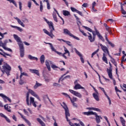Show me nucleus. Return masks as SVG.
Returning a JSON list of instances; mask_svg holds the SVG:
<instances>
[{
  "instance_id": "nucleus-47",
  "label": "nucleus",
  "mask_w": 126,
  "mask_h": 126,
  "mask_svg": "<svg viewBox=\"0 0 126 126\" xmlns=\"http://www.w3.org/2000/svg\"><path fill=\"white\" fill-rule=\"evenodd\" d=\"M28 7H29V8H31V6H32V1L28 2Z\"/></svg>"
},
{
  "instance_id": "nucleus-21",
  "label": "nucleus",
  "mask_w": 126,
  "mask_h": 126,
  "mask_svg": "<svg viewBox=\"0 0 126 126\" xmlns=\"http://www.w3.org/2000/svg\"><path fill=\"white\" fill-rule=\"evenodd\" d=\"M36 121L38 122V123H39V124H40L41 126H46V124L45 123H44V122H43V121H42V120H41V119L37 118Z\"/></svg>"
},
{
  "instance_id": "nucleus-4",
  "label": "nucleus",
  "mask_w": 126,
  "mask_h": 126,
  "mask_svg": "<svg viewBox=\"0 0 126 126\" xmlns=\"http://www.w3.org/2000/svg\"><path fill=\"white\" fill-rule=\"evenodd\" d=\"M0 70L2 72L3 74L6 73L7 76L10 75V71H11V67L9 64L5 62H3V65L2 66V67H0Z\"/></svg>"
},
{
  "instance_id": "nucleus-59",
  "label": "nucleus",
  "mask_w": 126,
  "mask_h": 126,
  "mask_svg": "<svg viewBox=\"0 0 126 126\" xmlns=\"http://www.w3.org/2000/svg\"><path fill=\"white\" fill-rule=\"evenodd\" d=\"M2 63H3V58H1L0 59V65H2Z\"/></svg>"
},
{
  "instance_id": "nucleus-20",
  "label": "nucleus",
  "mask_w": 126,
  "mask_h": 126,
  "mask_svg": "<svg viewBox=\"0 0 126 126\" xmlns=\"http://www.w3.org/2000/svg\"><path fill=\"white\" fill-rule=\"evenodd\" d=\"M63 13L64 16H70V15H71L70 14V12L65 10L63 11Z\"/></svg>"
},
{
  "instance_id": "nucleus-31",
  "label": "nucleus",
  "mask_w": 126,
  "mask_h": 126,
  "mask_svg": "<svg viewBox=\"0 0 126 126\" xmlns=\"http://www.w3.org/2000/svg\"><path fill=\"white\" fill-rule=\"evenodd\" d=\"M40 86H42V84L38 83L36 81V83L35 84V85L34 86L33 88H34V89H37V88H38V87H40Z\"/></svg>"
},
{
  "instance_id": "nucleus-11",
  "label": "nucleus",
  "mask_w": 126,
  "mask_h": 126,
  "mask_svg": "<svg viewBox=\"0 0 126 126\" xmlns=\"http://www.w3.org/2000/svg\"><path fill=\"white\" fill-rule=\"evenodd\" d=\"M69 91L71 93V94L74 95V96H76V97H78V98H82V95H81V94L75 91H73V90H69Z\"/></svg>"
},
{
  "instance_id": "nucleus-22",
  "label": "nucleus",
  "mask_w": 126,
  "mask_h": 126,
  "mask_svg": "<svg viewBox=\"0 0 126 126\" xmlns=\"http://www.w3.org/2000/svg\"><path fill=\"white\" fill-rule=\"evenodd\" d=\"M28 59L31 60V61H38V58L37 57H33L31 55H28Z\"/></svg>"
},
{
  "instance_id": "nucleus-25",
  "label": "nucleus",
  "mask_w": 126,
  "mask_h": 126,
  "mask_svg": "<svg viewBox=\"0 0 126 126\" xmlns=\"http://www.w3.org/2000/svg\"><path fill=\"white\" fill-rule=\"evenodd\" d=\"M40 61L41 64H43L45 63V55H42L40 56Z\"/></svg>"
},
{
  "instance_id": "nucleus-46",
  "label": "nucleus",
  "mask_w": 126,
  "mask_h": 126,
  "mask_svg": "<svg viewBox=\"0 0 126 126\" xmlns=\"http://www.w3.org/2000/svg\"><path fill=\"white\" fill-rule=\"evenodd\" d=\"M126 54H125V55H123V56L122 57V60L121 61L122 63H123V62H126Z\"/></svg>"
},
{
  "instance_id": "nucleus-41",
  "label": "nucleus",
  "mask_w": 126,
  "mask_h": 126,
  "mask_svg": "<svg viewBox=\"0 0 126 126\" xmlns=\"http://www.w3.org/2000/svg\"><path fill=\"white\" fill-rule=\"evenodd\" d=\"M66 78H70V75H67V76H65L64 78L63 77L62 78V79L61 80V81L63 82L65 79H66Z\"/></svg>"
},
{
  "instance_id": "nucleus-63",
  "label": "nucleus",
  "mask_w": 126,
  "mask_h": 126,
  "mask_svg": "<svg viewBox=\"0 0 126 126\" xmlns=\"http://www.w3.org/2000/svg\"><path fill=\"white\" fill-rule=\"evenodd\" d=\"M40 11H43V5H40Z\"/></svg>"
},
{
  "instance_id": "nucleus-48",
  "label": "nucleus",
  "mask_w": 126,
  "mask_h": 126,
  "mask_svg": "<svg viewBox=\"0 0 126 126\" xmlns=\"http://www.w3.org/2000/svg\"><path fill=\"white\" fill-rule=\"evenodd\" d=\"M108 43L109 45H110L111 46V47H112V48L115 47V44H114V43H112L111 41H109Z\"/></svg>"
},
{
  "instance_id": "nucleus-23",
  "label": "nucleus",
  "mask_w": 126,
  "mask_h": 126,
  "mask_svg": "<svg viewBox=\"0 0 126 126\" xmlns=\"http://www.w3.org/2000/svg\"><path fill=\"white\" fill-rule=\"evenodd\" d=\"M98 94H96V93H93V96L94 98V99H95V100H96V101H100V99L99 98V96H98Z\"/></svg>"
},
{
  "instance_id": "nucleus-55",
  "label": "nucleus",
  "mask_w": 126,
  "mask_h": 126,
  "mask_svg": "<svg viewBox=\"0 0 126 126\" xmlns=\"http://www.w3.org/2000/svg\"><path fill=\"white\" fill-rule=\"evenodd\" d=\"M115 91L116 92H120V93L122 92V91L121 90L118 89V87H117L115 86Z\"/></svg>"
},
{
  "instance_id": "nucleus-8",
  "label": "nucleus",
  "mask_w": 126,
  "mask_h": 126,
  "mask_svg": "<svg viewBox=\"0 0 126 126\" xmlns=\"http://www.w3.org/2000/svg\"><path fill=\"white\" fill-rule=\"evenodd\" d=\"M63 33H64V34H65V35H68L69 36H70V37H72V38H73L74 39H75L76 40H77L78 41H79V40H80L79 39V37H77L75 35H74L71 33H70V32L69 31H68V30H67L66 29H64L63 30Z\"/></svg>"
},
{
  "instance_id": "nucleus-40",
  "label": "nucleus",
  "mask_w": 126,
  "mask_h": 126,
  "mask_svg": "<svg viewBox=\"0 0 126 126\" xmlns=\"http://www.w3.org/2000/svg\"><path fill=\"white\" fill-rule=\"evenodd\" d=\"M2 48L4 49V50H5V51H8V52H12V50H11V49L6 47L4 46H3Z\"/></svg>"
},
{
  "instance_id": "nucleus-49",
  "label": "nucleus",
  "mask_w": 126,
  "mask_h": 126,
  "mask_svg": "<svg viewBox=\"0 0 126 126\" xmlns=\"http://www.w3.org/2000/svg\"><path fill=\"white\" fill-rule=\"evenodd\" d=\"M19 84L20 85H23V84H24V81H23V80H22V79H20Z\"/></svg>"
},
{
  "instance_id": "nucleus-15",
  "label": "nucleus",
  "mask_w": 126,
  "mask_h": 126,
  "mask_svg": "<svg viewBox=\"0 0 126 126\" xmlns=\"http://www.w3.org/2000/svg\"><path fill=\"white\" fill-rule=\"evenodd\" d=\"M99 88H100V89H101V91H102L103 92L104 95H105L107 97V98L109 101V105H111V98H110V97H109L108 94H107L106 91H105V89H104V88H102V87H99Z\"/></svg>"
},
{
  "instance_id": "nucleus-17",
  "label": "nucleus",
  "mask_w": 126,
  "mask_h": 126,
  "mask_svg": "<svg viewBox=\"0 0 126 126\" xmlns=\"http://www.w3.org/2000/svg\"><path fill=\"white\" fill-rule=\"evenodd\" d=\"M70 9L71 11H72V12H76V13H78L79 15H81V16H83V15L82 14V12L76 9L75 8L71 7L70 8Z\"/></svg>"
},
{
  "instance_id": "nucleus-7",
  "label": "nucleus",
  "mask_w": 126,
  "mask_h": 126,
  "mask_svg": "<svg viewBox=\"0 0 126 126\" xmlns=\"http://www.w3.org/2000/svg\"><path fill=\"white\" fill-rule=\"evenodd\" d=\"M100 47H101V50L105 53V54H107L109 56V58L111 59V62L113 63V64L117 67V62H116V60L111 56L110 55V52H109V50L108 48L106 47V46H103V44H100Z\"/></svg>"
},
{
  "instance_id": "nucleus-33",
  "label": "nucleus",
  "mask_w": 126,
  "mask_h": 126,
  "mask_svg": "<svg viewBox=\"0 0 126 126\" xmlns=\"http://www.w3.org/2000/svg\"><path fill=\"white\" fill-rule=\"evenodd\" d=\"M64 54H68V57H70V53H69V51L67 50V48L66 47H64Z\"/></svg>"
},
{
  "instance_id": "nucleus-12",
  "label": "nucleus",
  "mask_w": 126,
  "mask_h": 126,
  "mask_svg": "<svg viewBox=\"0 0 126 126\" xmlns=\"http://www.w3.org/2000/svg\"><path fill=\"white\" fill-rule=\"evenodd\" d=\"M74 50L76 54H77V55L80 57L81 62H82V63H84V59H83V56H82V54H81V53H80V52H79V51H78L76 48L74 49Z\"/></svg>"
},
{
  "instance_id": "nucleus-34",
  "label": "nucleus",
  "mask_w": 126,
  "mask_h": 126,
  "mask_svg": "<svg viewBox=\"0 0 126 126\" xmlns=\"http://www.w3.org/2000/svg\"><path fill=\"white\" fill-rule=\"evenodd\" d=\"M69 99L71 103H74V102H76V101H77V98L75 97H73L72 98H71V97H70Z\"/></svg>"
},
{
  "instance_id": "nucleus-52",
  "label": "nucleus",
  "mask_w": 126,
  "mask_h": 126,
  "mask_svg": "<svg viewBox=\"0 0 126 126\" xmlns=\"http://www.w3.org/2000/svg\"><path fill=\"white\" fill-rule=\"evenodd\" d=\"M105 29H106V31H107L109 33H110V32H111V30H110V27H109V26H107V27H106Z\"/></svg>"
},
{
  "instance_id": "nucleus-62",
  "label": "nucleus",
  "mask_w": 126,
  "mask_h": 126,
  "mask_svg": "<svg viewBox=\"0 0 126 126\" xmlns=\"http://www.w3.org/2000/svg\"><path fill=\"white\" fill-rule=\"evenodd\" d=\"M0 116L1 117V118H4L6 117V116L4 115L3 113H0Z\"/></svg>"
},
{
  "instance_id": "nucleus-24",
  "label": "nucleus",
  "mask_w": 126,
  "mask_h": 126,
  "mask_svg": "<svg viewBox=\"0 0 126 126\" xmlns=\"http://www.w3.org/2000/svg\"><path fill=\"white\" fill-rule=\"evenodd\" d=\"M10 27L12 28H14L15 29H17V30H18V31H20V32H22V29L19 27H17L16 26H12L11 25Z\"/></svg>"
},
{
  "instance_id": "nucleus-39",
  "label": "nucleus",
  "mask_w": 126,
  "mask_h": 126,
  "mask_svg": "<svg viewBox=\"0 0 126 126\" xmlns=\"http://www.w3.org/2000/svg\"><path fill=\"white\" fill-rule=\"evenodd\" d=\"M98 52H99V48L92 54L91 58H93V57H94V56H95V55H96Z\"/></svg>"
},
{
  "instance_id": "nucleus-14",
  "label": "nucleus",
  "mask_w": 126,
  "mask_h": 126,
  "mask_svg": "<svg viewBox=\"0 0 126 126\" xmlns=\"http://www.w3.org/2000/svg\"><path fill=\"white\" fill-rule=\"evenodd\" d=\"M19 114L21 116L22 119H23L27 124H28V126H32V125L30 123V121H29V120H27V119H26V118H25V116H23V115H22V114H21L19 112Z\"/></svg>"
},
{
  "instance_id": "nucleus-30",
  "label": "nucleus",
  "mask_w": 126,
  "mask_h": 126,
  "mask_svg": "<svg viewBox=\"0 0 126 126\" xmlns=\"http://www.w3.org/2000/svg\"><path fill=\"white\" fill-rule=\"evenodd\" d=\"M52 16L54 20L56 22H58V18L57 17V14L56 13V12H53Z\"/></svg>"
},
{
  "instance_id": "nucleus-57",
  "label": "nucleus",
  "mask_w": 126,
  "mask_h": 126,
  "mask_svg": "<svg viewBox=\"0 0 126 126\" xmlns=\"http://www.w3.org/2000/svg\"><path fill=\"white\" fill-rule=\"evenodd\" d=\"M65 55L66 54H64V53H63V54H62V55H61V57H63V58H64L65 60H67V57H66Z\"/></svg>"
},
{
  "instance_id": "nucleus-10",
  "label": "nucleus",
  "mask_w": 126,
  "mask_h": 126,
  "mask_svg": "<svg viewBox=\"0 0 126 126\" xmlns=\"http://www.w3.org/2000/svg\"><path fill=\"white\" fill-rule=\"evenodd\" d=\"M109 65H110V69H107V73L108 74V76L110 79H113V73L112 71H113V68H112V64L111 63L109 62Z\"/></svg>"
},
{
  "instance_id": "nucleus-42",
  "label": "nucleus",
  "mask_w": 126,
  "mask_h": 126,
  "mask_svg": "<svg viewBox=\"0 0 126 126\" xmlns=\"http://www.w3.org/2000/svg\"><path fill=\"white\" fill-rule=\"evenodd\" d=\"M51 67L54 70L56 69V68H59V69H61V68L60 67H58V66H57V65H56L55 64H52L51 65Z\"/></svg>"
},
{
  "instance_id": "nucleus-26",
  "label": "nucleus",
  "mask_w": 126,
  "mask_h": 126,
  "mask_svg": "<svg viewBox=\"0 0 126 126\" xmlns=\"http://www.w3.org/2000/svg\"><path fill=\"white\" fill-rule=\"evenodd\" d=\"M30 71L32 72V73H35L36 75H40V73H39V71L36 69H30Z\"/></svg>"
},
{
  "instance_id": "nucleus-61",
  "label": "nucleus",
  "mask_w": 126,
  "mask_h": 126,
  "mask_svg": "<svg viewBox=\"0 0 126 126\" xmlns=\"http://www.w3.org/2000/svg\"><path fill=\"white\" fill-rule=\"evenodd\" d=\"M13 120H14L15 122H17V119H16V117H15V115H13L12 117Z\"/></svg>"
},
{
  "instance_id": "nucleus-43",
  "label": "nucleus",
  "mask_w": 126,
  "mask_h": 126,
  "mask_svg": "<svg viewBox=\"0 0 126 126\" xmlns=\"http://www.w3.org/2000/svg\"><path fill=\"white\" fill-rule=\"evenodd\" d=\"M83 27H84V28H85V29H86V30H87L88 31H89V32H92L93 31H92V30H91L88 27L84 26Z\"/></svg>"
},
{
  "instance_id": "nucleus-38",
  "label": "nucleus",
  "mask_w": 126,
  "mask_h": 126,
  "mask_svg": "<svg viewBox=\"0 0 126 126\" xmlns=\"http://www.w3.org/2000/svg\"><path fill=\"white\" fill-rule=\"evenodd\" d=\"M46 3H47V9L48 10L51 9V5H50V3L49 2V0H46Z\"/></svg>"
},
{
  "instance_id": "nucleus-37",
  "label": "nucleus",
  "mask_w": 126,
  "mask_h": 126,
  "mask_svg": "<svg viewBox=\"0 0 126 126\" xmlns=\"http://www.w3.org/2000/svg\"><path fill=\"white\" fill-rule=\"evenodd\" d=\"M8 105H5L4 106V109L5 110H6V111H7L8 112H9L10 113L11 112V110L9 109V108H8Z\"/></svg>"
},
{
  "instance_id": "nucleus-18",
  "label": "nucleus",
  "mask_w": 126,
  "mask_h": 126,
  "mask_svg": "<svg viewBox=\"0 0 126 126\" xmlns=\"http://www.w3.org/2000/svg\"><path fill=\"white\" fill-rule=\"evenodd\" d=\"M57 40L58 41H60V42H62V41L63 42H64V43H66V44L67 45H68V46H69L70 47H71V46H72L71 44H70V43H71L70 41L64 40V39H60V38L57 39Z\"/></svg>"
},
{
  "instance_id": "nucleus-3",
  "label": "nucleus",
  "mask_w": 126,
  "mask_h": 126,
  "mask_svg": "<svg viewBox=\"0 0 126 126\" xmlns=\"http://www.w3.org/2000/svg\"><path fill=\"white\" fill-rule=\"evenodd\" d=\"M13 37L15 40H16V41H17L18 43V45L20 49V57L21 58H24L25 54V50L24 48V45H23V43L22 42V41H21V39H20V37H19L18 35L16 34H14Z\"/></svg>"
},
{
  "instance_id": "nucleus-44",
  "label": "nucleus",
  "mask_w": 126,
  "mask_h": 126,
  "mask_svg": "<svg viewBox=\"0 0 126 126\" xmlns=\"http://www.w3.org/2000/svg\"><path fill=\"white\" fill-rule=\"evenodd\" d=\"M18 23H19V24H20V25H21L22 26V27H25V25H24V24H23V22H22V21H21V20H19L18 22Z\"/></svg>"
},
{
  "instance_id": "nucleus-5",
  "label": "nucleus",
  "mask_w": 126,
  "mask_h": 126,
  "mask_svg": "<svg viewBox=\"0 0 126 126\" xmlns=\"http://www.w3.org/2000/svg\"><path fill=\"white\" fill-rule=\"evenodd\" d=\"M47 24L49 26V29H50V32H49L47 30L43 29V31L45 34H47L48 36H50L51 38H54L55 35L53 34V32L55 31V28L54 27V24L52 22H47Z\"/></svg>"
},
{
  "instance_id": "nucleus-50",
  "label": "nucleus",
  "mask_w": 126,
  "mask_h": 126,
  "mask_svg": "<svg viewBox=\"0 0 126 126\" xmlns=\"http://www.w3.org/2000/svg\"><path fill=\"white\" fill-rule=\"evenodd\" d=\"M93 110L94 111H96L97 112H101V110L99 108H93Z\"/></svg>"
},
{
  "instance_id": "nucleus-13",
  "label": "nucleus",
  "mask_w": 126,
  "mask_h": 126,
  "mask_svg": "<svg viewBox=\"0 0 126 126\" xmlns=\"http://www.w3.org/2000/svg\"><path fill=\"white\" fill-rule=\"evenodd\" d=\"M0 97H1L2 98V99H3L4 101V102H5V103H6V102H7V101L6 100L9 101V102H10V103H11V99H10V98H9V97H7L6 95L3 94H0Z\"/></svg>"
},
{
  "instance_id": "nucleus-45",
  "label": "nucleus",
  "mask_w": 126,
  "mask_h": 126,
  "mask_svg": "<svg viewBox=\"0 0 126 126\" xmlns=\"http://www.w3.org/2000/svg\"><path fill=\"white\" fill-rule=\"evenodd\" d=\"M62 95H64V96L68 97L69 99L70 98V96H69V95L65 93H62Z\"/></svg>"
},
{
  "instance_id": "nucleus-56",
  "label": "nucleus",
  "mask_w": 126,
  "mask_h": 126,
  "mask_svg": "<svg viewBox=\"0 0 126 126\" xmlns=\"http://www.w3.org/2000/svg\"><path fill=\"white\" fill-rule=\"evenodd\" d=\"M21 73H22V75H24L25 76H29L27 73L21 72Z\"/></svg>"
},
{
  "instance_id": "nucleus-27",
  "label": "nucleus",
  "mask_w": 126,
  "mask_h": 126,
  "mask_svg": "<svg viewBox=\"0 0 126 126\" xmlns=\"http://www.w3.org/2000/svg\"><path fill=\"white\" fill-rule=\"evenodd\" d=\"M1 56H3L4 57V58H5V59H7V57H6V56H7L8 57H10V58H11V55L9 54H7L5 52H3V53H1Z\"/></svg>"
},
{
  "instance_id": "nucleus-9",
  "label": "nucleus",
  "mask_w": 126,
  "mask_h": 126,
  "mask_svg": "<svg viewBox=\"0 0 126 126\" xmlns=\"http://www.w3.org/2000/svg\"><path fill=\"white\" fill-rule=\"evenodd\" d=\"M44 43L49 45L52 52H55V53H56L57 55H59V56H60V57H62V55L63 53H62V52H59V51H57V50H56V49H55V48L53 46V44L51 43H47L46 42H44Z\"/></svg>"
},
{
  "instance_id": "nucleus-29",
  "label": "nucleus",
  "mask_w": 126,
  "mask_h": 126,
  "mask_svg": "<svg viewBox=\"0 0 126 126\" xmlns=\"http://www.w3.org/2000/svg\"><path fill=\"white\" fill-rule=\"evenodd\" d=\"M120 121L122 126H126V121L125 120L124 118H123V117H120Z\"/></svg>"
},
{
  "instance_id": "nucleus-54",
  "label": "nucleus",
  "mask_w": 126,
  "mask_h": 126,
  "mask_svg": "<svg viewBox=\"0 0 126 126\" xmlns=\"http://www.w3.org/2000/svg\"><path fill=\"white\" fill-rule=\"evenodd\" d=\"M72 104L73 107H74L75 108H77V107H78V105H77V104H76V103L72 102Z\"/></svg>"
},
{
  "instance_id": "nucleus-32",
  "label": "nucleus",
  "mask_w": 126,
  "mask_h": 126,
  "mask_svg": "<svg viewBox=\"0 0 126 126\" xmlns=\"http://www.w3.org/2000/svg\"><path fill=\"white\" fill-rule=\"evenodd\" d=\"M67 73H69V71H67L66 72L63 74L61 77H60L59 79V81H58V83H60L61 82V80H62V78H63V76H65V75H66V74H67Z\"/></svg>"
},
{
  "instance_id": "nucleus-36",
  "label": "nucleus",
  "mask_w": 126,
  "mask_h": 126,
  "mask_svg": "<svg viewBox=\"0 0 126 126\" xmlns=\"http://www.w3.org/2000/svg\"><path fill=\"white\" fill-rule=\"evenodd\" d=\"M121 10L122 14H124V15L126 14V11L124 9V7L123 6V5H121Z\"/></svg>"
},
{
  "instance_id": "nucleus-19",
  "label": "nucleus",
  "mask_w": 126,
  "mask_h": 126,
  "mask_svg": "<svg viewBox=\"0 0 126 126\" xmlns=\"http://www.w3.org/2000/svg\"><path fill=\"white\" fill-rule=\"evenodd\" d=\"M74 89H75V90H77L78 89H85V88L81 86V85L79 84L75 85L74 87Z\"/></svg>"
},
{
  "instance_id": "nucleus-16",
  "label": "nucleus",
  "mask_w": 126,
  "mask_h": 126,
  "mask_svg": "<svg viewBox=\"0 0 126 126\" xmlns=\"http://www.w3.org/2000/svg\"><path fill=\"white\" fill-rule=\"evenodd\" d=\"M2 39V38H0V40ZM7 43H8V40L7 39L5 40L3 43H2V41L1 40H0V47H2V48H3V46L5 47Z\"/></svg>"
},
{
  "instance_id": "nucleus-28",
  "label": "nucleus",
  "mask_w": 126,
  "mask_h": 126,
  "mask_svg": "<svg viewBox=\"0 0 126 126\" xmlns=\"http://www.w3.org/2000/svg\"><path fill=\"white\" fill-rule=\"evenodd\" d=\"M102 60L105 63H108V59L106 57V54L105 53L103 54Z\"/></svg>"
},
{
  "instance_id": "nucleus-60",
  "label": "nucleus",
  "mask_w": 126,
  "mask_h": 126,
  "mask_svg": "<svg viewBox=\"0 0 126 126\" xmlns=\"http://www.w3.org/2000/svg\"><path fill=\"white\" fill-rule=\"evenodd\" d=\"M6 122H7L8 123H10V120H9V119H8V118H7V117H5V118H4Z\"/></svg>"
},
{
  "instance_id": "nucleus-64",
  "label": "nucleus",
  "mask_w": 126,
  "mask_h": 126,
  "mask_svg": "<svg viewBox=\"0 0 126 126\" xmlns=\"http://www.w3.org/2000/svg\"><path fill=\"white\" fill-rule=\"evenodd\" d=\"M88 5V4L87 3H84L82 4V6H83V7H86Z\"/></svg>"
},
{
  "instance_id": "nucleus-2",
  "label": "nucleus",
  "mask_w": 126,
  "mask_h": 126,
  "mask_svg": "<svg viewBox=\"0 0 126 126\" xmlns=\"http://www.w3.org/2000/svg\"><path fill=\"white\" fill-rule=\"evenodd\" d=\"M95 31L92 32L93 33V37L92 34L91 33L88 32L89 35H88V39L90 40V42L91 43H93V42H94L95 41V38H96V35H97V37L102 41V42H105V39L103 37V36L100 34V32L99 31H98V30L96 28H94Z\"/></svg>"
},
{
  "instance_id": "nucleus-53",
  "label": "nucleus",
  "mask_w": 126,
  "mask_h": 126,
  "mask_svg": "<svg viewBox=\"0 0 126 126\" xmlns=\"http://www.w3.org/2000/svg\"><path fill=\"white\" fill-rule=\"evenodd\" d=\"M80 32L84 35V36H85L86 37H87V34L86 33L84 32V31L80 30Z\"/></svg>"
},
{
  "instance_id": "nucleus-6",
  "label": "nucleus",
  "mask_w": 126,
  "mask_h": 126,
  "mask_svg": "<svg viewBox=\"0 0 126 126\" xmlns=\"http://www.w3.org/2000/svg\"><path fill=\"white\" fill-rule=\"evenodd\" d=\"M83 115L85 116H91L92 115H94L95 117V121L96 124H100L101 123V120H103V118L101 116L98 115L97 113L94 112L93 111L84 112L82 113Z\"/></svg>"
},
{
  "instance_id": "nucleus-51",
  "label": "nucleus",
  "mask_w": 126,
  "mask_h": 126,
  "mask_svg": "<svg viewBox=\"0 0 126 126\" xmlns=\"http://www.w3.org/2000/svg\"><path fill=\"white\" fill-rule=\"evenodd\" d=\"M19 8L20 10L21 11L22 10V3L21 2H19Z\"/></svg>"
},
{
  "instance_id": "nucleus-58",
  "label": "nucleus",
  "mask_w": 126,
  "mask_h": 126,
  "mask_svg": "<svg viewBox=\"0 0 126 126\" xmlns=\"http://www.w3.org/2000/svg\"><path fill=\"white\" fill-rule=\"evenodd\" d=\"M44 80H45V82H50V79H49L47 77L44 78Z\"/></svg>"
},
{
  "instance_id": "nucleus-35",
  "label": "nucleus",
  "mask_w": 126,
  "mask_h": 126,
  "mask_svg": "<svg viewBox=\"0 0 126 126\" xmlns=\"http://www.w3.org/2000/svg\"><path fill=\"white\" fill-rule=\"evenodd\" d=\"M8 0V1H9V2H10L11 3H12L14 4L15 6H16V7H17V4L16 3V2L14 0Z\"/></svg>"
},
{
  "instance_id": "nucleus-1",
  "label": "nucleus",
  "mask_w": 126,
  "mask_h": 126,
  "mask_svg": "<svg viewBox=\"0 0 126 126\" xmlns=\"http://www.w3.org/2000/svg\"><path fill=\"white\" fill-rule=\"evenodd\" d=\"M28 92L26 94V103L27 106H31V105H32L34 108H36L37 107V105H36V103H37L36 101H35V98L33 97H30V100H29V95L31 94L32 96L34 97H35L38 100L40 101L41 100L40 99V97H39V95L35 93L33 90L31 89H29L28 90Z\"/></svg>"
}]
</instances>
